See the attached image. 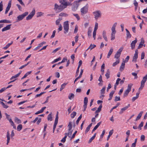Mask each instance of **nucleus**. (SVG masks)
Listing matches in <instances>:
<instances>
[{"mask_svg": "<svg viewBox=\"0 0 147 147\" xmlns=\"http://www.w3.org/2000/svg\"><path fill=\"white\" fill-rule=\"evenodd\" d=\"M120 100V97L119 96L117 97V96L115 97V101H119Z\"/></svg>", "mask_w": 147, "mask_h": 147, "instance_id": "774afa93", "label": "nucleus"}, {"mask_svg": "<svg viewBox=\"0 0 147 147\" xmlns=\"http://www.w3.org/2000/svg\"><path fill=\"white\" fill-rule=\"evenodd\" d=\"M147 79V74L143 78V80L141 81V84L144 85L145 83L146 82Z\"/></svg>", "mask_w": 147, "mask_h": 147, "instance_id": "412c9836", "label": "nucleus"}, {"mask_svg": "<svg viewBox=\"0 0 147 147\" xmlns=\"http://www.w3.org/2000/svg\"><path fill=\"white\" fill-rule=\"evenodd\" d=\"M132 84H129L128 85L127 89L126 90L129 91V92H130L131 90V86H132Z\"/></svg>", "mask_w": 147, "mask_h": 147, "instance_id": "ea45409f", "label": "nucleus"}, {"mask_svg": "<svg viewBox=\"0 0 147 147\" xmlns=\"http://www.w3.org/2000/svg\"><path fill=\"white\" fill-rule=\"evenodd\" d=\"M123 48H121L119 49L116 52L115 55V58L118 59L120 56L121 53L123 50Z\"/></svg>", "mask_w": 147, "mask_h": 147, "instance_id": "9d476101", "label": "nucleus"}, {"mask_svg": "<svg viewBox=\"0 0 147 147\" xmlns=\"http://www.w3.org/2000/svg\"><path fill=\"white\" fill-rule=\"evenodd\" d=\"M129 92V91L126 90L124 93L123 97L124 98L126 97L127 96Z\"/></svg>", "mask_w": 147, "mask_h": 147, "instance_id": "49530a36", "label": "nucleus"}, {"mask_svg": "<svg viewBox=\"0 0 147 147\" xmlns=\"http://www.w3.org/2000/svg\"><path fill=\"white\" fill-rule=\"evenodd\" d=\"M63 27L65 30L64 33L66 34L68 32L69 29V24L68 21H65L64 22Z\"/></svg>", "mask_w": 147, "mask_h": 147, "instance_id": "39448f33", "label": "nucleus"}, {"mask_svg": "<svg viewBox=\"0 0 147 147\" xmlns=\"http://www.w3.org/2000/svg\"><path fill=\"white\" fill-rule=\"evenodd\" d=\"M68 127V132L67 133V136L69 137H70L72 132V131L71 130L72 127V122L70 121L69 122Z\"/></svg>", "mask_w": 147, "mask_h": 147, "instance_id": "423d86ee", "label": "nucleus"}, {"mask_svg": "<svg viewBox=\"0 0 147 147\" xmlns=\"http://www.w3.org/2000/svg\"><path fill=\"white\" fill-rule=\"evenodd\" d=\"M129 56H127L126 58H125V60L124 61H123V62H124L125 63L127 62H128V60H129Z\"/></svg>", "mask_w": 147, "mask_h": 147, "instance_id": "6e6d98bb", "label": "nucleus"}, {"mask_svg": "<svg viewBox=\"0 0 147 147\" xmlns=\"http://www.w3.org/2000/svg\"><path fill=\"white\" fill-rule=\"evenodd\" d=\"M110 71L109 69H108L105 76L107 79L109 78L110 77Z\"/></svg>", "mask_w": 147, "mask_h": 147, "instance_id": "b1692460", "label": "nucleus"}, {"mask_svg": "<svg viewBox=\"0 0 147 147\" xmlns=\"http://www.w3.org/2000/svg\"><path fill=\"white\" fill-rule=\"evenodd\" d=\"M0 102L1 104L2 105L3 107H4V108L7 109L8 107V106L5 105L4 103L3 102L1 101Z\"/></svg>", "mask_w": 147, "mask_h": 147, "instance_id": "09e8293b", "label": "nucleus"}, {"mask_svg": "<svg viewBox=\"0 0 147 147\" xmlns=\"http://www.w3.org/2000/svg\"><path fill=\"white\" fill-rule=\"evenodd\" d=\"M14 120L18 124L21 123V121L19 119L16 117H15Z\"/></svg>", "mask_w": 147, "mask_h": 147, "instance_id": "c756f323", "label": "nucleus"}, {"mask_svg": "<svg viewBox=\"0 0 147 147\" xmlns=\"http://www.w3.org/2000/svg\"><path fill=\"white\" fill-rule=\"evenodd\" d=\"M96 31H94L93 33V38L94 40L96 39Z\"/></svg>", "mask_w": 147, "mask_h": 147, "instance_id": "0e129e2a", "label": "nucleus"}, {"mask_svg": "<svg viewBox=\"0 0 147 147\" xmlns=\"http://www.w3.org/2000/svg\"><path fill=\"white\" fill-rule=\"evenodd\" d=\"M62 28L63 27L61 24H59V28L58 29V32H59V31H61L62 30Z\"/></svg>", "mask_w": 147, "mask_h": 147, "instance_id": "052dcab7", "label": "nucleus"}, {"mask_svg": "<svg viewBox=\"0 0 147 147\" xmlns=\"http://www.w3.org/2000/svg\"><path fill=\"white\" fill-rule=\"evenodd\" d=\"M132 84H129L128 85L127 89L126 90L129 91V92H130L131 90V86H132Z\"/></svg>", "mask_w": 147, "mask_h": 147, "instance_id": "a19ab883", "label": "nucleus"}, {"mask_svg": "<svg viewBox=\"0 0 147 147\" xmlns=\"http://www.w3.org/2000/svg\"><path fill=\"white\" fill-rule=\"evenodd\" d=\"M113 51V49L112 48L110 49L107 56V58H109Z\"/></svg>", "mask_w": 147, "mask_h": 147, "instance_id": "5701e85b", "label": "nucleus"}, {"mask_svg": "<svg viewBox=\"0 0 147 147\" xmlns=\"http://www.w3.org/2000/svg\"><path fill=\"white\" fill-rule=\"evenodd\" d=\"M138 52L137 49L135 51V53L133 57L132 61L136 62L137 61V59L138 58Z\"/></svg>", "mask_w": 147, "mask_h": 147, "instance_id": "9b49d317", "label": "nucleus"}, {"mask_svg": "<svg viewBox=\"0 0 147 147\" xmlns=\"http://www.w3.org/2000/svg\"><path fill=\"white\" fill-rule=\"evenodd\" d=\"M101 122L100 121V122H99L98 123H97L96 125L93 129L92 131V133H93L94 131L95 130H96L97 128L101 124Z\"/></svg>", "mask_w": 147, "mask_h": 147, "instance_id": "aec40b11", "label": "nucleus"}, {"mask_svg": "<svg viewBox=\"0 0 147 147\" xmlns=\"http://www.w3.org/2000/svg\"><path fill=\"white\" fill-rule=\"evenodd\" d=\"M115 92V91L114 90H112L109 94V99L108 100H111L112 97L113 96V94H114Z\"/></svg>", "mask_w": 147, "mask_h": 147, "instance_id": "4be33fe9", "label": "nucleus"}, {"mask_svg": "<svg viewBox=\"0 0 147 147\" xmlns=\"http://www.w3.org/2000/svg\"><path fill=\"white\" fill-rule=\"evenodd\" d=\"M143 113V112L142 111H141L140 113L138 114V116L137 117L136 119H135V121H137L138 120L140 119Z\"/></svg>", "mask_w": 147, "mask_h": 147, "instance_id": "6ab92c4d", "label": "nucleus"}, {"mask_svg": "<svg viewBox=\"0 0 147 147\" xmlns=\"http://www.w3.org/2000/svg\"><path fill=\"white\" fill-rule=\"evenodd\" d=\"M113 133V130H112L110 131L109 132V135L108 136L107 139V140L108 141L110 138V137L112 135Z\"/></svg>", "mask_w": 147, "mask_h": 147, "instance_id": "7c9ffc66", "label": "nucleus"}, {"mask_svg": "<svg viewBox=\"0 0 147 147\" xmlns=\"http://www.w3.org/2000/svg\"><path fill=\"white\" fill-rule=\"evenodd\" d=\"M59 1L64 9L66 8L67 6H71L72 5L71 3L66 0H59Z\"/></svg>", "mask_w": 147, "mask_h": 147, "instance_id": "f257e3e1", "label": "nucleus"}, {"mask_svg": "<svg viewBox=\"0 0 147 147\" xmlns=\"http://www.w3.org/2000/svg\"><path fill=\"white\" fill-rule=\"evenodd\" d=\"M144 122L143 121H142L141 122V123L139 124L138 126V128L140 130H141L142 128L141 127H142L143 125Z\"/></svg>", "mask_w": 147, "mask_h": 147, "instance_id": "37998d69", "label": "nucleus"}, {"mask_svg": "<svg viewBox=\"0 0 147 147\" xmlns=\"http://www.w3.org/2000/svg\"><path fill=\"white\" fill-rule=\"evenodd\" d=\"M144 43V41L143 38H142L141 39V42L139 44V45L138 47V49H139L142 48V47L143 45V44Z\"/></svg>", "mask_w": 147, "mask_h": 147, "instance_id": "4468645a", "label": "nucleus"}, {"mask_svg": "<svg viewBox=\"0 0 147 147\" xmlns=\"http://www.w3.org/2000/svg\"><path fill=\"white\" fill-rule=\"evenodd\" d=\"M7 145L8 144V143L9 142L10 138V134H9V133L8 131H7Z\"/></svg>", "mask_w": 147, "mask_h": 147, "instance_id": "393cba45", "label": "nucleus"}, {"mask_svg": "<svg viewBox=\"0 0 147 147\" xmlns=\"http://www.w3.org/2000/svg\"><path fill=\"white\" fill-rule=\"evenodd\" d=\"M96 45H92V44H91L89 47L86 50V51L88 50L89 49H90V50L94 48L95 47H96Z\"/></svg>", "mask_w": 147, "mask_h": 147, "instance_id": "a878e982", "label": "nucleus"}, {"mask_svg": "<svg viewBox=\"0 0 147 147\" xmlns=\"http://www.w3.org/2000/svg\"><path fill=\"white\" fill-rule=\"evenodd\" d=\"M88 102V98L87 97H85L84 98V104H87Z\"/></svg>", "mask_w": 147, "mask_h": 147, "instance_id": "13d9d810", "label": "nucleus"}, {"mask_svg": "<svg viewBox=\"0 0 147 147\" xmlns=\"http://www.w3.org/2000/svg\"><path fill=\"white\" fill-rule=\"evenodd\" d=\"M64 9L63 7L61 5H58L57 3H55L54 5V10L56 13H58L61 12Z\"/></svg>", "mask_w": 147, "mask_h": 147, "instance_id": "20e7f679", "label": "nucleus"}, {"mask_svg": "<svg viewBox=\"0 0 147 147\" xmlns=\"http://www.w3.org/2000/svg\"><path fill=\"white\" fill-rule=\"evenodd\" d=\"M125 63L124 62H122L120 68V70L122 71L125 67Z\"/></svg>", "mask_w": 147, "mask_h": 147, "instance_id": "bb28decb", "label": "nucleus"}, {"mask_svg": "<svg viewBox=\"0 0 147 147\" xmlns=\"http://www.w3.org/2000/svg\"><path fill=\"white\" fill-rule=\"evenodd\" d=\"M73 15L76 17V18L78 20H79L80 19V17L78 14L73 13Z\"/></svg>", "mask_w": 147, "mask_h": 147, "instance_id": "5fc2aeb1", "label": "nucleus"}, {"mask_svg": "<svg viewBox=\"0 0 147 147\" xmlns=\"http://www.w3.org/2000/svg\"><path fill=\"white\" fill-rule=\"evenodd\" d=\"M120 61L119 59H117L116 62H114L113 64V66H115L117 64H118L119 62Z\"/></svg>", "mask_w": 147, "mask_h": 147, "instance_id": "8fccbe9b", "label": "nucleus"}, {"mask_svg": "<svg viewBox=\"0 0 147 147\" xmlns=\"http://www.w3.org/2000/svg\"><path fill=\"white\" fill-rule=\"evenodd\" d=\"M102 108V105H101L98 108L97 110L95 112V113H97L100 112L101 111Z\"/></svg>", "mask_w": 147, "mask_h": 147, "instance_id": "473e14b6", "label": "nucleus"}, {"mask_svg": "<svg viewBox=\"0 0 147 147\" xmlns=\"http://www.w3.org/2000/svg\"><path fill=\"white\" fill-rule=\"evenodd\" d=\"M10 9V8L9 7V6H7V7H6V8L5 10V14H7L8 11L9 10V9Z\"/></svg>", "mask_w": 147, "mask_h": 147, "instance_id": "e2e57ef3", "label": "nucleus"}, {"mask_svg": "<svg viewBox=\"0 0 147 147\" xmlns=\"http://www.w3.org/2000/svg\"><path fill=\"white\" fill-rule=\"evenodd\" d=\"M106 89L105 86L103 87L102 89L100 90V93L101 94H104L105 93V91Z\"/></svg>", "mask_w": 147, "mask_h": 147, "instance_id": "e433bc0d", "label": "nucleus"}, {"mask_svg": "<svg viewBox=\"0 0 147 147\" xmlns=\"http://www.w3.org/2000/svg\"><path fill=\"white\" fill-rule=\"evenodd\" d=\"M74 97V95L73 93H70L68 96V98L70 100H71Z\"/></svg>", "mask_w": 147, "mask_h": 147, "instance_id": "72a5a7b5", "label": "nucleus"}, {"mask_svg": "<svg viewBox=\"0 0 147 147\" xmlns=\"http://www.w3.org/2000/svg\"><path fill=\"white\" fill-rule=\"evenodd\" d=\"M31 73V71H29L27 72L25 74L22 78L21 79L22 80L26 78L28 75L30 74Z\"/></svg>", "mask_w": 147, "mask_h": 147, "instance_id": "2f4dec72", "label": "nucleus"}, {"mask_svg": "<svg viewBox=\"0 0 147 147\" xmlns=\"http://www.w3.org/2000/svg\"><path fill=\"white\" fill-rule=\"evenodd\" d=\"M137 40L136 38H135V40L132 41V42L131 44V49H134L135 46V45L136 43H137Z\"/></svg>", "mask_w": 147, "mask_h": 147, "instance_id": "ddd939ff", "label": "nucleus"}, {"mask_svg": "<svg viewBox=\"0 0 147 147\" xmlns=\"http://www.w3.org/2000/svg\"><path fill=\"white\" fill-rule=\"evenodd\" d=\"M82 118V114H81L80 115V116L78 117V118L77 120V121H76V123L77 125H78V124L80 121L81 120Z\"/></svg>", "mask_w": 147, "mask_h": 147, "instance_id": "58836bf2", "label": "nucleus"}, {"mask_svg": "<svg viewBox=\"0 0 147 147\" xmlns=\"http://www.w3.org/2000/svg\"><path fill=\"white\" fill-rule=\"evenodd\" d=\"M76 113L75 112H73L71 114V116L72 118H74L76 116Z\"/></svg>", "mask_w": 147, "mask_h": 147, "instance_id": "79ce46f5", "label": "nucleus"}, {"mask_svg": "<svg viewBox=\"0 0 147 147\" xmlns=\"http://www.w3.org/2000/svg\"><path fill=\"white\" fill-rule=\"evenodd\" d=\"M35 13V10L34 9H33L32 12L30 13L29 15L26 18L27 20H30L32 18Z\"/></svg>", "mask_w": 147, "mask_h": 147, "instance_id": "1a4fd4ad", "label": "nucleus"}, {"mask_svg": "<svg viewBox=\"0 0 147 147\" xmlns=\"http://www.w3.org/2000/svg\"><path fill=\"white\" fill-rule=\"evenodd\" d=\"M11 24H9L4 27L2 30V32H4L8 30H9L11 28Z\"/></svg>", "mask_w": 147, "mask_h": 147, "instance_id": "dca6fc26", "label": "nucleus"}, {"mask_svg": "<svg viewBox=\"0 0 147 147\" xmlns=\"http://www.w3.org/2000/svg\"><path fill=\"white\" fill-rule=\"evenodd\" d=\"M88 9L86 6H84L81 9V11L82 14H85L88 11Z\"/></svg>", "mask_w": 147, "mask_h": 147, "instance_id": "f8f14e48", "label": "nucleus"}, {"mask_svg": "<svg viewBox=\"0 0 147 147\" xmlns=\"http://www.w3.org/2000/svg\"><path fill=\"white\" fill-rule=\"evenodd\" d=\"M46 107H44L41 108L40 110L38 111L35 113V115H38L39 113H42L44 111V110L46 108Z\"/></svg>", "mask_w": 147, "mask_h": 147, "instance_id": "a211bd4d", "label": "nucleus"}, {"mask_svg": "<svg viewBox=\"0 0 147 147\" xmlns=\"http://www.w3.org/2000/svg\"><path fill=\"white\" fill-rule=\"evenodd\" d=\"M60 49H61L60 47H59L58 48H57V49H55L54 50H53L52 53H55L56 52L60 50Z\"/></svg>", "mask_w": 147, "mask_h": 147, "instance_id": "680f3d73", "label": "nucleus"}, {"mask_svg": "<svg viewBox=\"0 0 147 147\" xmlns=\"http://www.w3.org/2000/svg\"><path fill=\"white\" fill-rule=\"evenodd\" d=\"M45 43L46 42L44 41L39 44L38 45V46L39 47V48L40 47H42L44 44H45Z\"/></svg>", "mask_w": 147, "mask_h": 147, "instance_id": "3c124183", "label": "nucleus"}, {"mask_svg": "<svg viewBox=\"0 0 147 147\" xmlns=\"http://www.w3.org/2000/svg\"><path fill=\"white\" fill-rule=\"evenodd\" d=\"M47 119L49 121H51L52 120L51 113L48 115V116Z\"/></svg>", "mask_w": 147, "mask_h": 147, "instance_id": "c03bdc74", "label": "nucleus"}, {"mask_svg": "<svg viewBox=\"0 0 147 147\" xmlns=\"http://www.w3.org/2000/svg\"><path fill=\"white\" fill-rule=\"evenodd\" d=\"M102 35L103 38L106 42L108 41V39L106 36V32L104 30L102 32Z\"/></svg>", "mask_w": 147, "mask_h": 147, "instance_id": "f3484780", "label": "nucleus"}, {"mask_svg": "<svg viewBox=\"0 0 147 147\" xmlns=\"http://www.w3.org/2000/svg\"><path fill=\"white\" fill-rule=\"evenodd\" d=\"M130 105L129 104L127 106L122 108L121 111L119 112V114H122L124 111L127 110L130 107Z\"/></svg>", "mask_w": 147, "mask_h": 147, "instance_id": "2eb2a0df", "label": "nucleus"}, {"mask_svg": "<svg viewBox=\"0 0 147 147\" xmlns=\"http://www.w3.org/2000/svg\"><path fill=\"white\" fill-rule=\"evenodd\" d=\"M67 137V136L65 135V137L61 140V141L63 143L65 142L66 141V138Z\"/></svg>", "mask_w": 147, "mask_h": 147, "instance_id": "69168bd1", "label": "nucleus"}, {"mask_svg": "<svg viewBox=\"0 0 147 147\" xmlns=\"http://www.w3.org/2000/svg\"><path fill=\"white\" fill-rule=\"evenodd\" d=\"M98 28V23L97 22L95 24L94 29V31H96Z\"/></svg>", "mask_w": 147, "mask_h": 147, "instance_id": "864d4df0", "label": "nucleus"}, {"mask_svg": "<svg viewBox=\"0 0 147 147\" xmlns=\"http://www.w3.org/2000/svg\"><path fill=\"white\" fill-rule=\"evenodd\" d=\"M67 83H64L61 85V87L60 88V91H61L65 87V86L67 84Z\"/></svg>", "mask_w": 147, "mask_h": 147, "instance_id": "c9c22d12", "label": "nucleus"}, {"mask_svg": "<svg viewBox=\"0 0 147 147\" xmlns=\"http://www.w3.org/2000/svg\"><path fill=\"white\" fill-rule=\"evenodd\" d=\"M3 2H2V1H1L0 3V12L1 11L3 10Z\"/></svg>", "mask_w": 147, "mask_h": 147, "instance_id": "bf43d9fd", "label": "nucleus"}, {"mask_svg": "<svg viewBox=\"0 0 147 147\" xmlns=\"http://www.w3.org/2000/svg\"><path fill=\"white\" fill-rule=\"evenodd\" d=\"M61 59V57H59L58 58L54 60L53 61H52L51 62V63H52L53 64L54 63H55L57 62L58 61H59Z\"/></svg>", "mask_w": 147, "mask_h": 147, "instance_id": "4c0bfd02", "label": "nucleus"}, {"mask_svg": "<svg viewBox=\"0 0 147 147\" xmlns=\"http://www.w3.org/2000/svg\"><path fill=\"white\" fill-rule=\"evenodd\" d=\"M28 12H26L21 15H20L17 17V22L22 20L28 14Z\"/></svg>", "mask_w": 147, "mask_h": 147, "instance_id": "0eeeda50", "label": "nucleus"}, {"mask_svg": "<svg viewBox=\"0 0 147 147\" xmlns=\"http://www.w3.org/2000/svg\"><path fill=\"white\" fill-rule=\"evenodd\" d=\"M82 0H78L75 1L72 4V10L73 11H75L78 9L79 5V2L82 1Z\"/></svg>", "mask_w": 147, "mask_h": 147, "instance_id": "7ed1b4c3", "label": "nucleus"}, {"mask_svg": "<svg viewBox=\"0 0 147 147\" xmlns=\"http://www.w3.org/2000/svg\"><path fill=\"white\" fill-rule=\"evenodd\" d=\"M132 75L135 77L134 79H136L138 78V76H137V74L133 72L132 73Z\"/></svg>", "mask_w": 147, "mask_h": 147, "instance_id": "338daca9", "label": "nucleus"}, {"mask_svg": "<svg viewBox=\"0 0 147 147\" xmlns=\"http://www.w3.org/2000/svg\"><path fill=\"white\" fill-rule=\"evenodd\" d=\"M117 25V23L115 22L111 28L112 33L111 34V40H113L115 39V34L116 33L115 27Z\"/></svg>", "mask_w": 147, "mask_h": 147, "instance_id": "f03ea898", "label": "nucleus"}, {"mask_svg": "<svg viewBox=\"0 0 147 147\" xmlns=\"http://www.w3.org/2000/svg\"><path fill=\"white\" fill-rule=\"evenodd\" d=\"M21 72H19L17 74L13 76H12L10 78V80H12L16 78H17L19 76Z\"/></svg>", "mask_w": 147, "mask_h": 147, "instance_id": "cd10ccee", "label": "nucleus"}, {"mask_svg": "<svg viewBox=\"0 0 147 147\" xmlns=\"http://www.w3.org/2000/svg\"><path fill=\"white\" fill-rule=\"evenodd\" d=\"M92 30L90 28H89L88 31V36H91V33L92 32Z\"/></svg>", "mask_w": 147, "mask_h": 147, "instance_id": "de8ad7c7", "label": "nucleus"}, {"mask_svg": "<svg viewBox=\"0 0 147 147\" xmlns=\"http://www.w3.org/2000/svg\"><path fill=\"white\" fill-rule=\"evenodd\" d=\"M126 35L127 38H130L131 37V35L129 32H126Z\"/></svg>", "mask_w": 147, "mask_h": 147, "instance_id": "4d7b16f0", "label": "nucleus"}, {"mask_svg": "<svg viewBox=\"0 0 147 147\" xmlns=\"http://www.w3.org/2000/svg\"><path fill=\"white\" fill-rule=\"evenodd\" d=\"M94 16V18L96 20H97L98 18L101 16V13L100 11H96L93 12Z\"/></svg>", "mask_w": 147, "mask_h": 147, "instance_id": "6e6552de", "label": "nucleus"}, {"mask_svg": "<svg viewBox=\"0 0 147 147\" xmlns=\"http://www.w3.org/2000/svg\"><path fill=\"white\" fill-rule=\"evenodd\" d=\"M11 22L10 21L7 20H1L0 21V23H10Z\"/></svg>", "mask_w": 147, "mask_h": 147, "instance_id": "c85d7f7f", "label": "nucleus"}, {"mask_svg": "<svg viewBox=\"0 0 147 147\" xmlns=\"http://www.w3.org/2000/svg\"><path fill=\"white\" fill-rule=\"evenodd\" d=\"M59 16H64L66 17L67 16V15L65 13L62 12L60 13Z\"/></svg>", "mask_w": 147, "mask_h": 147, "instance_id": "603ef678", "label": "nucleus"}, {"mask_svg": "<svg viewBox=\"0 0 147 147\" xmlns=\"http://www.w3.org/2000/svg\"><path fill=\"white\" fill-rule=\"evenodd\" d=\"M22 128V125L21 124L19 125L17 127V129L18 131H20Z\"/></svg>", "mask_w": 147, "mask_h": 147, "instance_id": "a18cd8bd", "label": "nucleus"}, {"mask_svg": "<svg viewBox=\"0 0 147 147\" xmlns=\"http://www.w3.org/2000/svg\"><path fill=\"white\" fill-rule=\"evenodd\" d=\"M58 112H57L56 116V118L55 121L54 123H58Z\"/></svg>", "mask_w": 147, "mask_h": 147, "instance_id": "f704fd0d", "label": "nucleus"}]
</instances>
